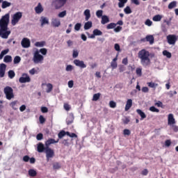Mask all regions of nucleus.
<instances>
[{"label":"nucleus","instance_id":"f257e3e1","mask_svg":"<svg viewBox=\"0 0 178 178\" xmlns=\"http://www.w3.org/2000/svg\"><path fill=\"white\" fill-rule=\"evenodd\" d=\"M9 14H6L0 19V37L8 39L10 35V31H8V26L9 24Z\"/></svg>","mask_w":178,"mask_h":178},{"label":"nucleus","instance_id":"f03ea898","mask_svg":"<svg viewBox=\"0 0 178 178\" xmlns=\"http://www.w3.org/2000/svg\"><path fill=\"white\" fill-rule=\"evenodd\" d=\"M149 51L145 49H143L138 53V57L140 60V63L145 67L151 65V59L149 58Z\"/></svg>","mask_w":178,"mask_h":178},{"label":"nucleus","instance_id":"7ed1b4c3","mask_svg":"<svg viewBox=\"0 0 178 178\" xmlns=\"http://www.w3.org/2000/svg\"><path fill=\"white\" fill-rule=\"evenodd\" d=\"M3 92L6 95V99L10 101L12 98H15V95L13 94V89L10 86H6L4 88Z\"/></svg>","mask_w":178,"mask_h":178},{"label":"nucleus","instance_id":"20e7f679","mask_svg":"<svg viewBox=\"0 0 178 178\" xmlns=\"http://www.w3.org/2000/svg\"><path fill=\"white\" fill-rule=\"evenodd\" d=\"M66 2H67V0H54L52 2V5L54 6L55 9H60V8L65 6Z\"/></svg>","mask_w":178,"mask_h":178},{"label":"nucleus","instance_id":"39448f33","mask_svg":"<svg viewBox=\"0 0 178 178\" xmlns=\"http://www.w3.org/2000/svg\"><path fill=\"white\" fill-rule=\"evenodd\" d=\"M23 15L22 14L21 12H17L15 14H14L13 19L11 20V24L13 26H16L17 23H19V20L22 19V17Z\"/></svg>","mask_w":178,"mask_h":178},{"label":"nucleus","instance_id":"423d86ee","mask_svg":"<svg viewBox=\"0 0 178 178\" xmlns=\"http://www.w3.org/2000/svg\"><path fill=\"white\" fill-rule=\"evenodd\" d=\"M45 154L47 161H49V158H54L55 156V152L49 147H45Z\"/></svg>","mask_w":178,"mask_h":178},{"label":"nucleus","instance_id":"0eeeda50","mask_svg":"<svg viewBox=\"0 0 178 178\" xmlns=\"http://www.w3.org/2000/svg\"><path fill=\"white\" fill-rule=\"evenodd\" d=\"M44 60V56L40 54V51H36L33 56V62L34 63H40Z\"/></svg>","mask_w":178,"mask_h":178},{"label":"nucleus","instance_id":"6e6552de","mask_svg":"<svg viewBox=\"0 0 178 178\" xmlns=\"http://www.w3.org/2000/svg\"><path fill=\"white\" fill-rule=\"evenodd\" d=\"M19 81L21 83H30V81H31V79H30L29 74L24 73L22 74V76L19 78Z\"/></svg>","mask_w":178,"mask_h":178},{"label":"nucleus","instance_id":"1a4fd4ad","mask_svg":"<svg viewBox=\"0 0 178 178\" xmlns=\"http://www.w3.org/2000/svg\"><path fill=\"white\" fill-rule=\"evenodd\" d=\"M167 40L170 45H175L176 41H177V38L176 37V35H168L167 36Z\"/></svg>","mask_w":178,"mask_h":178},{"label":"nucleus","instance_id":"9d476101","mask_svg":"<svg viewBox=\"0 0 178 178\" xmlns=\"http://www.w3.org/2000/svg\"><path fill=\"white\" fill-rule=\"evenodd\" d=\"M21 44L23 48H29L31 45L30 39L24 38L21 42Z\"/></svg>","mask_w":178,"mask_h":178},{"label":"nucleus","instance_id":"9b49d317","mask_svg":"<svg viewBox=\"0 0 178 178\" xmlns=\"http://www.w3.org/2000/svg\"><path fill=\"white\" fill-rule=\"evenodd\" d=\"M74 63L76 66H78V67H81V69H86V67H87V65L83 60L76 59L74 60Z\"/></svg>","mask_w":178,"mask_h":178},{"label":"nucleus","instance_id":"f8f14e48","mask_svg":"<svg viewBox=\"0 0 178 178\" xmlns=\"http://www.w3.org/2000/svg\"><path fill=\"white\" fill-rule=\"evenodd\" d=\"M5 72H6V65L5 63L0 64V77H5Z\"/></svg>","mask_w":178,"mask_h":178},{"label":"nucleus","instance_id":"ddd939ff","mask_svg":"<svg viewBox=\"0 0 178 178\" xmlns=\"http://www.w3.org/2000/svg\"><path fill=\"white\" fill-rule=\"evenodd\" d=\"M59 143V139L56 140L54 138H49L47 140L45 141V147H49L51 144H56Z\"/></svg>","mask_w":178,"mask_h":178},{"label":"nucleus","instance_id":"4468645a","mask_svg":"<svg viewBox=\"0 0 178 178\" xmlns=\"http://www.w3.org/2000/svg\"><path fill=\"white\" fill-rule=\"evenodd\" d=\"M74 120V116L73 115V114H70L69 116L66 119V123H67V126H69L70 124H72V123H73Z\"/></svg>","mask_w":178,"mask_h":178},{"label":"nucleus","instance_id":"2eb2a0df","mask_svg":"<svg viewBox=\"0 0 178 178\" xmlns=\"http://www.w3.org/2000/svg\"><path fill=\"white\" fill-rule=\"evenodd\" d=\"M118 55L113 59V60L111 63V67H112L113 70L114 69H116L118 67Z\"/></svg>","mask_w":178,"mask_h":178},{"label":"nucleus","instance_id":"dca6fc26","mask_svg":"<svg viewBox=\"0 0 178 178\" xmlns=\"http://www.w3.org/2000/svg\"><path fill=\"white\" fill-rule=\"evenodd\" d=\"M51 25L53 27H59L60 26V19L56 18L52 19Z\"/></svg>","mask_w":178,"mask_h":178},{"label":"nucleus","instance_id":"f3484780","mask_svg":"<svg viewBox=\"0 0 178 178\" xmlns=\"http://www.w3.org/2000/svg\"><path fill=\"white\" fill-rule=\"evenodd\" d=\"M35 12L38 15L44 12V8H42V6L41 5V3H39L38 6L35 8Z\"/></svg>","mask_w":178,"mask_h":178},{"label":"nucleus","instance_id":"a211bd4d","mask_svg":"<svg viewBox=\"0 0 178 178\" xmlns=\"http://www.w3.org/2000/svg\"><path fill=\"white\" fill-rule=\"evenodd\" d=\"M131 106H133V100H131V99H129L127 101V104L125 106V111H129V109H130V108H131Z\"/></svg>","mask_w":178,"mask_h":178},{"label":"nucleus","instance_id":"6ab92c4d","mask_svg":"<svg viewBox=\"0 0 178 178\" xmlns=\"http://www.w3.org/2000/svg\"><path fill=\"white\" fill-rule=\"evenodd\" d=\"M136 112H137L138 115H139L140 116V120H144V119H145V118H147V115H145V113H144L140 109H137Z\"/></svg>","mask_w":178,"mask_h":178},{"label":"nucleus","instance_id":"aec40b11","mask_svg":"<svg viewBox=\"0 0 178 178\" xmlns=\"http://www.w3.org/2000/svg\"><path fill=\"white\" fill-rule=\"evenodd\" d=\"M41 27H43L45 24H49V20L45 17H42L40 19Z\"/></svg>","mask_w":178,"mask_h":178},{"label":"nucleus","instance_id":"412c9836","mask_svg":"<svg viewBox=\"0 0 178 178\" xmlns=\"http://www.w3.org/2000/svg\"><path fill=\"white\" fill-rule=\"evenodd\" d=\"M85 17V19L86 22H88V20H90V17H91V13L90 12L89 9H86L84 13H83Z\"/></svg>","mask_w":178,"mask_h":178},{"label":"nucleus","instance_id":"4be33fe9","mask_svg":"<svg viewBox=\"0 0 178 178\" xmlns=\"http://www.w3.org/2000/svg\"><path fill=\"white\" fill-rule=\"evenodd\" d=\"M176 121L175 120V118L173 117V114L170 113L168 115V124H175Z\"/></svg>","mask_w":178,"mask_h":178},{"label":"nucleus","instance_id":"5701e85b","mask_svg":"<svg viewBox=\"0 0 178 178\" xmlns=\"http://www.w3.org/2000/svg\"><path fill=\"white\" fill-rule=\"evenodd\" d=\"M37 150L38 152H44V151H45V147H44V144H42V143H39L38 144Z\"/></svg>","mask_w":178,"mask_h":178},{"label":"nucleus","instance_id":"b1692460","mask_svg":"<svg viewBox=\"0 0 178 178\" xmlns=\"http://www.w3.org/2000/svg\"><path fill=\"white\" fill-rule=\"evenodd\" d=\"M19 104V102L17 100H15L14 102H12L10 104V106H11V108H13V109H14V111H17L18 109V106L17 104Z\"/></svg>","mask_w":178,"mask_h":178},{"label":"nucleus","instance_id":"393cba45","mask_svg":"<svg viewBox=\"0 0 178 178\" xmlns=\"http://www.w3.org/2000/svg\"><path fill=\"white\" fill-rule=\"evenodd\" d=\"M12 3L10 2H8L7 1H2L1 8L2 9H6V8H9Z\"/></svg>","mask_w":178,"mask_h":178},{"label":"nucleus","instance_id":"a878e982","mask_svg":"<svg viewBox=\"0 0 178 178\" xmlns=\"http://www.w3.org/2000/svg\"><path fill=\"white\" fill-rule=\"evenodd\" d=\"M102 24H106V23H109V17L106 15H103L102 17V21H101Z\"/></svg>","mask_w":178,"mask_h":178},{"label":"nucleus","instance_id":"bb28decb","mask_svg":"<svg viewBox=\"0 0 178 178\" xmlns=\"http://www.w3.org/2000/svg\"><path fill=\"white\" fill-rule=\"evenodd\" d=\"M92 27V22L91 21H88L84 24V30H90Z\"/></svg>","mask_w":178,"mask_h":178},{"label":"nucleus","instance_id":"cd10ccee","mask_svg":"<svg viewBox=\"0 0 178 178\" xmlns=\"http://www.w3.org/2000/svg\"><path fill=\"white\" fill-rule=\"evenodd\" d=\"M163 17L161 15H156L153 17L152 20L153 22H161Z\"/></svg>","mask_w":178,"mask_h":178},{"label":"nucleus","instance_id":"c85d7f7f","mask_svg":"<svg viewBox=\"0 0 178 178\" xmlns=\"http://www.w3.org/2000/svg\"><path fill=\"white\" fill-rule=\"evenodd\" d=\"M28 173L31 177H35V176H37V171H35L34 169H30Z\"/></svg>","mask_w":178,"mask_h":178},{"label":"nucleus","instance_id":"c756f323","mask_svg":"<svg viewBox=\"0 0 178 178\" xmlns=\"http://www.w3.org/2000/svg\"><path fill=\"white\" fill-rule=\"evenodd\" d=\"M146 41L147 42H149V44H154V36L151 35H147Z\"/></svg>","mask_w":178,"mask_h":178},{"label":"nucleus","instance_id":"7c9ffc66","mask_svg":"<svg viewBox=\"0 0 178 178\" xmlns=\"http://www.w3.org/2000/svg\"><path fill=\"white\" fill-rule=\"evenodd\" d=\"M118 8H124V4L127 3L129 0H118Z\"/></svg>","mask_w":178,"mask_h":178},{"label":"nucleus","instance_id":"2f4dec72","mask_svg":"<svg viewBox=\"0 0 178 178\" xmlns=\"http://www.w3.org/2000/svg\"><path fill=\"white\" fill-rule=\"evenodd\" d=\"M5 63H10L12 62V56L7 55L3 58Z\"/></svg>","mask_w":178,"mask_h":178},{"label":"nucleus","instance_id":"473e14b6","mask_svg":"<svg viewBox=\"0 0 178 178\" xmlns=\"http://www.w3.org/2000/svg\"><path fill=\"white\" fill-rule=\"evenodd\" d=\"M65 136H67V132L66 131H60L59 133H58V140H59V138L60 139V138H63V137H65Z\"/></svg>","mask_w":178,"mask_h":178},{"label":"nucleus","instance_id":"72a5a7b5","mask_svg":"<svg viewBox=\"0 0 178 178\" xmlns=\"http://www.w3.org/2000/svg\"><path fill=\"white\" fill-rule=\"evenodd\" d=\"M177 6V1H172L168 5V9H173V8H176Z\"/></svg>","mask_w":178,"mask_h":178},{"label":"nucleus","instance_id":"f704fd0d","mask_svg":"<svg viewBox=\"0 0 178 178\" xmlns=\"http://www.w3.org/2000/svg\"><path fill=\"white\" fill-rule=\"evenodd\" d=\"M163 55L164 56H166V58H168L169 59H170V58H172V53L168 51L167 50H164V51H163Z\"/></svg>","mask_w":178,"mask_h":178},{"label":"nucleus","instance_id":"c9c22d12","mask_svg":"<svg viewBox=\"0 0 178 178\" xmlns=\"http://www.w3.org/2000/svg\"><path fill=\"white\" fill-rule=\"evenodd\" d=\"M8 52H9V49H5V50L1 51V52L0 54V60L3 58V56H5V55H6V54H8Z\"/></svg>","mask_w":178,"mask_h":178},{"label":"nucleus","instance_id":"e433bc0d","mask_svg":"<svg viewBox=\"0 0 178 178\" xmlns=\"http://www.w3.org/2000/svg\"><path fill=\"white\" fill-rule=\"evenodd\" d=\"M101 97V93H96L93 95L92 101H98L99 98Z\"/></svg>","mask_w":178,"mask_h":178},{"label":"nucleus","instance_id":"4c0bfd02","mask_svg":"<svg viewBox=\"0 0 178 178\" xmlns=\"http://www.w3.org/2000/svg\"><path fill=\"white\" fill-rule=\"evenodd\" d=\"M115 27H116V24L113 23V22H111L110 24H108L107 26H106V29L107 30H111L112 29H115Z\"/></svg>","mask_w":178,"mask_h":178},{"label":"nucleus","instance_id":"58836bf2","mask_svg":"<svg viewBox=\"0 0 178 178\" xmlns=\"http://www.w3.org/2000/svg\"><path fill=\"white\" fill-rule=\"evenodd\" d=\"M20 60H22V58H20V56H16L15 58H14V64L15 65H17V63H20Z\"/></svg>","mask_w":178,"mask_h":178},{"label":"nucleus","instance_id":"ea45409f","mask_svg":"<svg viewBox=\"0 0 178 178\" xmlns=\"http://www.w3.org/2000/svg\"><path fill=\"white\" fill-rule=\"evenodd\" d=\"M136 73L138 77H141V76H143V69L139 67L136 68Z\"/></svg>","mask_w":178,"mask_h":178},{"label":"nucleus","instance_id":"a19ab883","mask_svg":"<svg viewBox=\"0 0 178 178\" xmlns=\"http://www.w3.org/2000/svg\"><path fill=\"white\" fill-rule=\"evenodd\" d=\"M147 85L148 87H150V88H156V87H158V83H155L153 82H148Z\"/></svg>","mask_w":178,"mask_h":178},{"label":"nucleus","instance_id":"79ce46f5","mask_svg":"<svg viewBox=\"0 0 178 178\" xmlns=\"http://www.w3.org/2000/svg\"><path fill=\"white\" fill-rule=\"evenodd\" d=\"M124 13H126V15H130V13H131V8H130V6H127L124 9Z\"/></svg>","mask_w":178,"mask_h":178},{"label":"nucleus","instance_id":"37998d69","mask_svg":"<svg viewBox=\"0 0 178 178\" xmlns=\"http://www.w3.org/2000/svg\"><path fill=\"white\" fill-rule=\"evenodd\" d=\"M67 136H68V137H70L71 138H77V134L74 133H70L69 131H67Z\"/></svg>","mask_w":178,"mask_h":178},{"label":"nucleus","instance_id":"c03bdc74","mask_svg":"<svg viewBox=\"0 0 178 178\" xmlns=\"http://www.w3.org/2000/svg\"><path fill=\"white\" fill-rule=\"evenodd\" d=\"M15 76H16L15 71H13V70L8 71V77L10 79H13L15 77Z\"/></svg>","mask_w":178,"mask_h":178},{"label":"nucleus","instance_id":"a18cd8bd","mask_svg":"<svg viewBox=\"0 0 178 178\" xmlns=\"http://www.w3.org/2000/svg\"><path fill=\"white\" fill-rule=\"evenodd\" d=\"M47 89L46 90V92H51L52 91V89L54 88V86L51 83L47 84Z\"/></svg>","mask_w":178,"mask_h":178},{"label":"nucleus","instance_id":"49530a36","mask_svg":"<svg viewBox=\"0 0 178 178\" xmlns=\"http://www.w3.org/2000/svg\"><path fill=\"white\" fill-rule=\"evenodd\" d=\"M93 34H95V35H102V31H99V29H95L93 31Z\"/></svg>","mask_w":178,"mask_h":178},{"label":"nucleus","instance_id":"de8ad7c7","mask_svg":"<svg viewBox=\"0 0 178 178\" xmlns=\"http://www.w3.org/2000/svg\"><path fill=\"white\" fill-rule=\"evenodd\" d=\"M80 29H81V23H77L74 26V30L76 31H80Z\"/></svg>","mask_w":178,"mask_h":178},{"label":"nucleus","instance_id":"09e8293b","mask_svg":"<svg viewBox=\"0 0 178 178\" xmlns=\"http://www.w3.org/2000/svg\"><path fill=\"white\" fill-rule=\"evenodd\" d=\"M149 111L151 112H156V113H159V109L156 108L155 106L149 107Z\"/></svg>","mask_w":178,"mask_h":178},{"label":"nucleus","instance_id":"8fccbe9b","mask_svg":"<svg viewBox=\"0 0 178 178\" xmlns=\"http://www.w3.org/2000/svg\"><path fill=\"white\" fill-rule=\"evenodd\" d=\"M145 26H148V27H151V26H152V21H151L149 19H147L145 22Z\"/></svg>","mask_w":178,"mask_h":178},{"label":"nucleus","instance_id":"3c124183","mask_svg":"<svg viewBox=\"0 0 178 178\" xmlns=\"http://www.w3.org/2000/svg\"><path fill=\"white\" fill-rule=\"evenodd\" d=\"M53 168L54 170L60 169V164L59 163H54L53 164Z\"/></svg>","mask_w":178,"mask_h":178},{"label":"nucleus","instance_id":"603ef678","mask_svg":"<svg viewBox=\"0 0 178 178\" xmlns=\"http://www.w3.org/2000/svg\"><path fill=\"white\" fill-rule=\"evenodd\" d=\"M35 45V47H44V45H45V42H37Z\"/></svg>","mask_w":178,"mask_h":178},{"label":"nucleus","instance_id":"864d4df0","mask_svg":"<svg viewBox=\"0 0 178 178\" xmlns=\"http://www.w3.org/2000/svg\"><path fill=\"white\" fill-rule=\"evenodd\" d=\"M36 138L38 141H41V140H42V138H44V135L40 133L36 136Z\"/></svg>","mask_w":178,"mask_h":178},{"label":"nucleus","instance_id":"5fc2aeb1","mask_svg":"<svg viewBox=\"0 0 178 178\" xmlns=\"http://www.w3.org/2000/svg\"><path fill=\"white\" fill-rule=\"evenodd\" d=\"M77 56H79V51L74 49L73 53H72V57L74 58H77Z\"/></svg>","mask_w":178,"mask_h":178},{"label":"nucleus","instance_id":"6e6d98bb","mask_svg":"<svg viewBox=\"0 0 178 178\" xmlns=\"http://www.w3.org/2000/svg\"><path fill=\"white\" fill-rule=\"evenodd\" d=\"M40 54H42V55H47L48 50L45 48H43V49H40Z\"/></svg>","mask_w":178,"mask_h":178},{"label":"nucleus","instance_id":"4d7b16f0","mask_svg":"<svg viewBox=\"0 0 178 178\" xmlns=\"http://www.w3.org/2000/svg\"><path fill=\"white\" fill-rule=\"evenodd\" d=\"M39 120H40V123H41V124L45 123V118L42 115H40Z\"/></svg>","mask_w":178,"mask_h":178},{"label":"nucleus","instance_id":"13d9d810","mask_svg":"<svg viewBox=\"0 0 178 178\" xmlns=\"http://www.w3.org/2000/svg\"><path fill=\"white\" fill-rule=\"evenodd\" d=\"M103 11L102 10H99L96 12V15L97 17H102Z\"/></svg>","mask_w":178,"mask_h":178},{"label":"nucleus","instance_id":"bf43d9fd","mask_svg":"<svg viewBox=\"0 0 178 178\" xmlns=\"http://www.w3.org/2000/svg\"><path fill=\"white\" fill-rule=\"evenodd\" d=\"M64 109L67 111H70V105H69V104H67V103H65L64 104Z\"/></svg>","mask_w":178,"mask_h":178},{"label":"nucleus","instance_id":"052dcab7","mask_svg":"<svg viewBox=\"0 0 178 178\" xmlns=\"http://www.w3.org/2000/svg\"><path fill=\"white\" fill-rule=\"evenodd\" d=\"M65 16H66V10H64L63 12H60L58 14V17H65Z\"/></svg>","mask_w":178,"mask_h":178},{"label":"nucleus","instance_id":"680f3d73","mask_svg":"<svg viewBox=\"0 0 178 178\" xmlns=\"http://www.w3.org/2000/svg\"><path fill=\"white\" fill-rule=\"evenodd\" d=\"M110 108H116V102L111 101L109 103Z\"/></svg>","mask_w":178,"mask_h":178},{"label":"nucleus","instance_id":"e2e57ef3","mask_svg":"<svg viewBox=\"0 0 178 178\" xmlns=\"http://www.w3.org/2000/svg\"><path fill=\"white\" fill-rule=\"evenodd\" d=\"M41 112H42V113H48V108H47L45 106L41 107Z\"/></svg>","mask_w":178,"mask_h":178},{"label":"nucleus","instance_id":"0e129e2a","mask_svg":"<svg viewBox=\"0 0 178 178\" xmlns=\"http://www.w3.org/2000/svg\"><path fill=\"white\" fill-rule=\"evenodd\" d=\"M123 133H124V136H130L131 132H130V130L129 129H124Z\"/></svg>","mask_w":178,"mask_h":178},{"label":"nucleus","instance_id":"69168bd1","mask_svg":"<svg viewBox=\"0 0 178 178\" xmlns=\"http://www.w3.org/2000/svg\"><path fill=\"white\" fill-rule=\"evenodd\" d=\"M119 70L120 73H122V72H124V70H126V67H124V65H120Z\"/></svg>","mask_w":178,"mask_h":178},{"label":"nucleus","instance_id":"338daca9","mask_svg":"<svg viewBox=\"0 0 178 178\" xmlns=\"http://www.w3.org/2000/svg\"><path fill=\"white\" fill-rule=\"evenodd\" d=\"M122 65H127L129 63V59L127 58H124L122 61Z\"/></svg>","mask_w":178,"mask_h":178},{"label":"nucleus","instance_id":"774afa93","mask_svg":"<svg viewBox=\"0 0 178 178\" xmlns=\"http://www.w3.org/2000/svg\"><path fill=\"white\" fill-rule=\"evenodd\" d=\"M22 161H24V162H29V161H30V156L26 155L23 157Z\"/></svg>","mask_w":178,"mask_h":178}]
</instances>
